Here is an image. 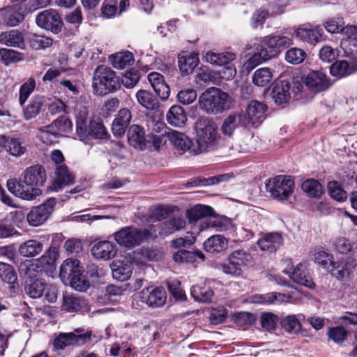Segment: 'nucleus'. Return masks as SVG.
<instances>
[{"label":"nucleus","mask_w":357,"mask_h":357,"mask_svg":"<svg viewBox=\"0 0 357 357\" xmlns=\"http://www.w3.org/2000/svg\"><path fill=\"white\" fill-rule=\"evenodd\" d=\"M197 96V92L195 90L187 89L181 90L178 93L177 99L183 105H189L196 100Z\"/></svg>","instance_id":"obj_64"},{"label":"nucleus","mask_w":357,"mask_h":357,"mask_svg":"<svg viewBox=\"0 0 357 357\" xmlns=\"http://www.w3.org/2000/svg\"><path fill=\"white\" fill-rule=\"evenodd\" d=\"M45 282L41 279H37L25 285V292L32 298H38L43 296L45 291Z\"/></svg>","instance_id":"obj_44"},{"label":"nucleus","mask_w":357,"mask_h":357,"mask_svg":"<svg viewBox=\"0 0 357 357\" xmlns=\"http://www.w3.org/2000/svg\"><path fill=\"white\" fill-rule=\"evenodd\" d=\"M304 84L310 91L314 93L326 91L331 85L326 75L319 70L310 72L305 78Z\"/></svg>","instance_id":"obj_15"},{"label":"nucleus","mask_w":357,"mask_h":357,"mask_svg":"<svg viewBox=\"0 0 357 357\" xmlns=\"http://www.w3.org/2000/svg\"><path fill=\"white\" fill-rule=\"evenodd\" d=\"M344 38L341 41V47L344 50L345 56L353 54L357 51V26L347 25L342 30Z\"/></svg>","instance_id":"obj_19"},{"label":"nucleus","mask_w":357,"mask_h":357,"mask_svg":"<svg viewBox=\"0 0 357 357\" xmlns=\"http://www.w3.org/2000/svg\"><path fill=\"white\" fill-rule=\"evenodd\" d=\"M91 252L97 259L109 260L116 256L117 249L116 246L113 243L109 241H103L95 243Z\"/></svg>","instance_id":"obj_24"},{"label":"nucleus","mask_w":357,"mask_h":357,"mask_svg":"<svg viewBox=\"0 0 357 357\" xmlns=\"http://www.w3.org/2000/svg\"><path fill=\"white\" fill-rule=\"evenodd\" d=\"M267 110L266 105L257 100H252L246 107L245 113L243 114L244 123L247 127H257L264 120Z\"/></svg>","instance_id":"obj_11"},{"label":"nucleus","mask_w":357,"mask_h":357,"mask_svg":"<svg viewBox=\"0 0 357 357\" xmlns=\"http://www.w3.org/2000/svg\"><path fill=\"white\" fill-rule=\"evenodd\" d=\"M278 317L272 312H265L261 316V325L264 330L272 331L277 327Z\"/></svg>","instance_id":"obj_62"},{"label":"nucleus","mask_w":357,"mask_h":357,"mask_svg":"<svg viewBox=\"0 0 357 357\" xmlns=\"http://www.w3.org/2000/svg\"><path fill=\"white\" fill-rule=\"evenodd\" d=\"M120 78L109 67L98 66L93 74V89L96 95L104 96L119 89Z\"/></svg>","instance_id":"obj_3"},{"label":"nucleus","mask_w":357,"mask_h":357,"mask_svg":"<svg viewBox=\"0 0 357 357\" xmlns=\"http://www.w3.org/2000/svg\"><path fill=\"white\" fill-rule=\"evenodd\" d=\"M291 83L288 80H280L275 84L271 95L278 105L287 103L291 97Z\"/></svg>","instance_id":"obj_25"},{"label":"nucleus","mask_w":357,"mask_h":357,"mask_svg":"<svg viewBox=\"0 0 357 357\" xmlns=\"http://www.w3.org/2000/svg\"><path fill=\"white\" fill-rule=\"evenodd\" d=\"M51 125L61 137L62 133L68 132L72 130L73 123L67 117L62 116L54 121Z\"/></svg>","instance_id":"obj_58"},{"label":"nucleus","mask_w":357,"mask_h":357,"mask_svg":"<svg viewBox=\"0 0 357 357\" xmlns=\"http://www.w3.org/2000/svg\"><path fill=\"white\" fill-rule=\"evenodd\" d=\"M314 261L315 263L322 266L325 268L332 269L338 268L335 262L333 261V256L324 250H318L314 255Z\"/></svg>","instance_id":"obj_48"},{"label":"nucleus","mask_w":357,"mask_h":357,"mask_svg":"<svg viewBox=\"0 0 357 357\" xmlns=\"http://www.w3.org/2000/svg\"><path fill=\"white\" fill-rule=\"evenodd\" d=\"M0 43L8 47L26 49L24 33L18 29H11L0 33Z\"/></svg>","instance_id":"obj_22"},{"label":"nucleus","mask_w":357,"mask_h":357,"mask_svg":"<svg viewBox=\"0 0 357 357\" xmlns=\"http://www.w3.org/2000/svg\"><path fill=\"white\" fill-rule=\"evenodd\" d=\"M56 204V199L50 198L44 204L33 208L26 216L29 224L32 227L43 225L50 217Z\"/></svg>","instance_id":"obj_13"},{"label":"nucleus","mask_w":357,"mask_h":357,"mask_svg":"<svg viewBox=\"0 0 357 357\" xmlns=\"http://www.w3.org/2000/svg\"><path fill=\"white\" fill-rule=\"evenodd\" d=\"M283 272L285 274H288L291 280L296 284L310 289L314 287V283L307 273L305 266L302 264H298L291 272L286 270Z\"/></svg>","instance_id":"obj_23"},{"label":"nucleus","mask_w":357,"mask_h":357,"mask_svg":"<svg viewBox=\"0 0 357 357\" xmlns=\"http://www.w3.org/2000/svg\"><path fill=\"white\" fill-rule=\"evenodd\" d=\"M113 278L119 281H126L130 278L133 263L129 259L114 261L112 264Z\"/></svg>","instance_id":"obj_21"},{"label":"nucleus","mask_w":357,"mask_h":357,"mask_svg":"<svg viewBox=\"0 0 357 357\" xmlns=\"http://www.w3.org/2000/svg\"><path fill=\"white\" fill-rule=\"evenodd\" d=\"M38 137L43 143L48 145L56 142L59 135L53 128L52 126L50 124L39 129Z\"/></svg>","instance_id":"obj_49"},{"label":"nucleus","mask_w":357,"mask_h":357,"mask_svg":"<svg viewBox=\"0 0 357 357\" xmlns=\"http://www.w3.org/2000/svg\"><path fill=\"white\" fill-rule=\"evenodd\" d=\"M43 248V244L35 239H30L22 243L19 248V252L26 257H35L39 255Z\"/></svg>","instance_id":"obj_34"},{"label":"nucleus","mask_w":357,"mask_h":357,"mask_svg":"<svg viewBox=\"0 0 357 357\" xmlns=\"http://www.w3.org/2000/svg\"><path fill=\"white\" fill-rule=\"evenodd\" d=\"M88 129L89 136H93L96 139H104L107 135L105 127L99 120L91 121Z\"/></svg>","instance_id":"obj_60"},{"label":"nucleus","mask_w":357,"mask_h":357,"mask_svg":"<svg viewBox=\"0 0 357 357\" xmlns=\"http://www.w3.org/2000/svg\"><path fill=\"white\" fill-rule=\"evenodd\" d=\"M289 298L290 296L284 294L270 292L266 294L255 295L253 301L257 303L271 304L287 301Z\"/></svg>","instance_id":"obj_37"},{"label":"nucleus","mask_w":357,"mask_h":357,"mask_svg":"<svg viewBox=\"0 0 357 357\" xmlns=\"http://www.w3.org/2000/svg\"><path fill=\"white\" fill-rule=\"evenodd\" d=\"M349 334V331L343 326L329 328L327 332L328 339L337 344L343 343Z\"/></svg>","instance_id":"obj_47"},{"label":"nucleus","mask_w":357,"mask_h":357,"mask_svg":"<svg viewBox=\"0 0 357 357\" xmlns=\"http://www.w3.org/2000/svg\"><path fill=\"white\" fill-rule=\"evenodd\" d=\"M283 244V237L279 232L265 234L257 241L259 248L268 252L276 251Z\"/></svg>","instance_id":"obj_20"},{"label":"nucleus","mask_w":357,"mask_h":357,"mask_svg":"<svg viewBox=\"0 0 357 357\" xmlns=\"http://www.w3.org/2000/svg\"><path fill=\"white\" fill-rule=\"evenodd\" d=\"M229 178V176L227 174H222L215 176L209 177L208 178H195L190 179L188 182V185L190 186H197V185H211L219 183L220 182L227 181Z\"/></svg>","instance_id":"obj_51"},{"label":"nucleus","mask_w":357,"mask_h":357,"mask_svg":"<svg viewBox=\"0 0 357 357\" xmlns=\"http://www.w3.org/2000/svg\"><path fill=\"white\" fill-rule=\"evenodd\" d=\"M0 278L8 284H14L17 280V274L13 268L8 264L0 262Z\"/></svg>","instance_id":"obj_53"},{"label":"nucleus","mask_w":357,"mask_h":357,"mask_svg":"<svg viewBox=\"0 0 357 357\" xmlns=\"http://www.w3.org/2000/svg\"><path fill=\"white\" fill-rule=\"evenodd\" d=\"M7 151L14 156H21L26 151L25 146L22 145L21 142L17 139H11L7 142Z\"/></svg>","instance_id":"obj_63"},{"label":"nucleus","mask_w":357,"mask_h":357,"mask_svg":"<svg viewBox=\"0 0 357 357\" xmlns=\"http://www.w3.org/2000/svg\"><path fill=\"white\" fill-rule=\"evenodd\" d=\"M328 190L331 197L338 202H344L347 198V193L337 181L328 183Z\"/></svg>","instance_id":"obj_57"},{"label":"nucleus","mask_w":357,"mask_h":357,"mask_svg":"<svg viewBox=\"0 0 357 357\" xmlns=\"http://www.w3.org/2000/svg\"><path fill=\"white\" fill-rule=\"evenodd\" d=\"M192 296L197 301L202 303L211 302L213 296V291L206 284L194 285L191 289Z\"/></svg>","instance_id":"obj_40"},{"label":"nucleus","mask_w":357,"mask_h":357,"mask_svg":"<svg viewBox=\"0 0 357 357\" xmlns=\"http://www.w3.org/2000/svg\"><path fill=\"white\" fill-rule=\"evenodd\" d=\"M76 118L77 135L82 141H86L89 137L88 115L89 111L86 106L77 105L75 109Z\"/></svg>","instance_id":"obj_18"},{"label":"nucleus","mask_w":357,"mask_h":357,"mask_svg":"<svg viewBox=\"0 0 357 357\" xmlns=\"http://www.w3.org/2000/svg\"><path fill=\"white\" fill-rule=\"evenodd\" d=\"M112 66L115 68L123 69L128 66H131L134 63V57L131 52H119L110 57Z\"/></svg>","instance_id":"obj_43"},{"label":"nucleus","mask_w":357,"mask_h":357,"mask_svg":"<svg viewBox=\"0 0 357 357\" xmlns=\"http://www.w3.org/2000/svg\"><path fill=\"white\" fill-rule=\"evenodd\" d=\"M91 332L81 333L80 329L72 333H61L54 339L53 344L56 349H63L73 345H81L91 340Z\"/></svg>","instance_id":"obj_9"},{"label":"nucleus","mask_w":357,"mask_h":357,"mask_svg":"<svg viewBox=\"0 0 357 357\" xmlns=\"http://www.w3.org/2000/svg\"><path fill=\"white\" fill-rule=\"evenodd\" d=\"M167 122L175 127H181L185 125L187 115L183 108L179 105L170 107L166 115Z\"/></svg>","instance_id":"obj_32"},{"label":"nucleus","mask_w":357,"mask_h":357,"mask_svg":"<svg viewBox=\"0 0 357 357\" xmlns=\"http://www.w3.org/2000/svg\"><path fill=\"white\" fill-rule=\"evenodd\" d=\"M197 137V154L213 150L218 144V126L212 120L206 117L199 118L195 124Z\"/></svg>","instance_id":"obj_1"},{"label":"nucleus","mask_w":357,"mask_h":357,"mask_svg":"<svg viewBox=\"0 0 357 357\" xmlns=\"http://www.w3.org/2000/svg\"><path fill=\"white\" fill-rule=\"evenodd\" d=\"M167 137L178 150L181 151H188L192 154H197V149L192 142L184 133L179 132L176 130H170L167 133Z\"/></svg>","instance_id":"obj_17"},{"label":"nucleus","mask_w":357,"mask_h":357,"mask_svg":"<svg viewBox=\"0 0 357 357\" xmlns=\"http://www.w3.org/2000/svg\"><path fill=\"white\" fill-rule=\"evenodd\" d=\"M38 26L57 33L61 31L63 22L59 13L54 9L40 12L36 18Z\"/></svg>","instance_id":"obj_12"},{"label":"nucleus","mask_w":357,"mask_h":357,"mask_svg":"<svg viewBox=\"0 0 357 357\" xmlns=\"http://www.w3.org/2000/svg\"><path fill=\"white\" fill-rule=\"evenodd\" d=\"M266 45L271 49L269 54L267 50L260 48L258 52L254 54L249 60L245 63V68L248 71L252 70L257 65L271 59L278 54V49L280 47H287L293 44L291 38L282 35H273L266 37L264 40Z\"/></svg>","instance_id":"obj_2"},{"label":"nucleus","mask_w":357,"mask_h":357,"mask_svg":"<svg viewBox=\"0 0 357 357\" xmlns=\"http://www.w3.org/2000/svg\"><path fill=\"white\" fill-rule=\"evenodd\" d=\"M6 186L8 190L15 196L26 201L34 200L42 194L39 188L22 183L20 176H19L18 180L12 178L8 180Z\"/></svg>","instance_id":"obj_10"},{"label":"nucleus","mask_w":357,"mask_h":357,"mask_svg":"<svg viewBox=\"0 0 357 357\" xmlns=\"http://www.w3.org/2000/svg\"><path fill=\"white\" fill-rule=\"evenodd\" d=\"M294 33L297 38L312 44L318 43L321 37L317 29L299 27L294 30Z\"/></svg>","instance_id":"obj_35"},{"label":"nucleus","mask_w":357,"mask_h":357,"mask_svg":"<svg viewBox=\"0 0 357 357\" xmlns=\"http://www.w3.org/2000/svg\"><path fill=\"white\" fill-rule=\"evenodd\" d=\"M199 63V58L195 54H189L178 57V66L183 73L188 74L196 68Z\"/></svg>","instance_id":"obj_42"},{"label":"nucleus","mask_w":357,"mask_h":357,"mask_svg":"<svg viewBox=\"0 0 357 357\" xmlns=\"http://www.w3.org/2000/svg\"><path fill=\"white\" fill-rule=\"evenodd\" d=\"M0 15L1 16L4 24L8 26H15L21 23L24 19V15L21 13L19 6L15 5L7 6L0 10Z\"/></svg>","instance_id":"obj_28"},{"label":"nucleus","mask_w":357,"mask_h":357,"mask_svg":"<svg viewBox=\"0 0 357 357\" xmlns=\"http://www.w3.org/2000/svg\"><path fill=\"white\" fill-rule=\"evenodd\" d=\"M282 328L289 333L296 334L301 329V324L295 315H288L281 320Z\"/></svg>","instance_id":"obj_52"},{"label":"nucleus","mask_w":357,"mask_h":357,"mask_svg":"<svg viewBox=\"0 0 357 357\" xmlns=\"http://www.w3.org/2000/svg\"><path fill=\"white\" fill-rule=\"evenodd\" d=\"M228 264H222L224 273L238 276L243 268L252 267L255 259L249 250L245 248L237 249L231 252L228 256Z\"/></svg>","instance_id":"obj_6"},{"label":"nucleus","mask_w":357,"mask_h":357,"mask_svg":"<svg viewBox=\"0 0 357 357\" xmlns=\"http://www.w3.org/2000/svg\"><path fill=\"white\" fill-rule=\"evenodd\" d=\"M28 43L32 49L40 50L51 47L53 40L45 36L33 33L28 38Z\"/></svg>","instance_id":"obj_45"},{"label":"nucleus","mask_w":357,"mask_h":357,"mask_svg":"<svg viewBox=\"0 0 357 357\" xmlns=\"http://www.w3.org/2000/svg\"><path fill=\"white\" fill-rule=\"evenodd\" d=\"M294 187V181L285 175L277 176L266 183V190L279 201L287 200L293 193Z\"/></svg>","instance_id":"obj_7"},{"label":"nucleus","mask_w":357,"mask_h":357,"mask_svg":"<svg viewBox=\"0 0 357 357\" xmlns=\"http://www.w3.org/2000/svg\"><path fill=\"white\" fill-rule=\"evenodd\" d=\"M128 141L130 146L136 149L144 150L148 140L146 138L144 130L138 125H132L128 131Z\"/></svg>","instance_id":"obj_26"},{"label":"nucleus","mask_w":357,"mask_h":357,"mask_svg":"<svg viewBox=\"0 0 357 357\" xmlns=\"http://www.w3.org/2000/svg\"><path fill=\"white\" fill-rule=\"evenodd\" d=\"M22 54L10 49H0V56L2 62L8 66L11 63H16L22 60Z\"/></svg>","instance_id":"obj_55"},{"label":"nucleus","mask_w":357,"mask_h":357,"mask_svg":"<svg viewBox=\"0 0 357 357\" xmlns=\"http://www.w3.org/2000/svg\"><path fill=\"white\" fill-rule=\"evenodd\" d=\"M239 126L247 127L246 124L244 123L243 114L233 113L224 120L221 126V131L224 135L231 137Z\"/></svg>","instance_id":"obj_27"},{"label":"nucleus","mask_w":357,"mask_h":357,"mask_svg":"<svg viewBox=\"0 0 357 357\" xmlns=\"http://www.w3.org/2000/svg\"><path fill=\"white\" fill-rule=\"evenodd\" d=\"M20 176L22 183L36 188L43 185L47 179L45 169L40 165L27 167Z\"/></svg>","instance_id":"obj_14"},{"label":"nucleus","mask_w":357,"mask_h":357,"mask_svg":"<svg viewBox=\"0 0 357 357\" xmlns=\"http://www.w3.org/2000/svg\"><path fill=\"white\" fill-rule=\"evenodd\" d=\"M36 87V81L33 77H29L20 89L19 102L21 106H24L31 93Z\"/></svg>","instance_id":"obj_54"},{"label":"nucleus","mask_w":357,"mask_h":357,"mask_svg":"<svg viewBox=\"0 0 357 357\" xmlns=\"http://www.w3.org/2000/svg\"><path fill=\"white\" fill-rule=\"evenodd\" d=\"M334 250L342 255H347L353 250V244L344 236H338L333 240Z\"/></svg>","instance_id":"obj_56"},{"label":"nucleus","mask_w":357,"mask_h":357,"mask_svg":"<svg viewBox=\"0 0 357 357\" xmlns=\"http://www.w3.org/2000/svg\"><path fill=\"white\" fill-rule=\"evenodd\" d=\"M45 98L42 96H34L28 105L24 109V117L26 120L31 119L39 114L43 105Z\"/></svg>","instance_id":"obj_36"},{"label":"nucleus","mask_w":357,"mask_h":357,"mask_svg":"<svg viewBox=\"0 0 357 357\" xmlns=\"http://www.w3.org/2000/svg\"><path fill=\"white\" fill-rule=\"evenodd\" d=\"M60 275L70 280V286L79 291H84L89 287V282L82 273L79 262L76 259H67L60 267Z\"/></svg>","instance_id":"obj_5"},{"label":"nucleus","mask_w":357,"mask_h":357,"mask_svg":"<svg viewBox=\"0 0 357 357\" xmlns=\"http://www.w3.org/2000/svg\"><path fill=\"white\" fill-rule=\"evenodd\" d=\"M228 246L227 239L222 235H213L205 241L204 249L212 254L220 253L227 249Z\"/></svg>","instance_id":"obj_31"},{"label":"nucleus","mask_w":357,"mask_h":357,"mask_svg":"<svg viewBox=\"0 0 357 357\" xmlns=\"http://www.w3.org/2000/svg\"><path fill=\"white\" fill-rule=\"evenodd\" d=\"M355 64H357V61L354 63V67H350L346 61H336L330 67L331 74L338 77L350 75L354 70H356L354 68Z\"/></svg>","instance_id":"obj_46"},{"label":"nucleus","mask_w":357,"mask_h":357,"mask_svg":"<svg viewBox=\"0 0 357 357\" xmlns=\"http://www.w3.org/2000/svg\"><path fill=\"white\" fill-rule=\"evenodd\" d=\"M205 226L202 225V228H215L218 231H224L232 227L231 219L225 216H213L207 218L205 221Z\"/></svg>","instance_id":"obj_33"},{"label":"nucleus","mask_w":357,"mask_h":357,"mask_svg":"<svg viewBox=\"0 0 357 357\" xmlns=\"http://www.w3.org/2000/svg\"><path fill=\"white\" fill-rule=\"evenodd\" d=\"M149 234L146 230H140L133 227H125L114 233L116 241L122 246L132 248L139 245Z\"/></svg>","instance_id":"obj_8"},{"label":"nucleus","mask_w":357,"mask_h":357,"mask_svg":"<svg viewBox=\"0 0 357 357\" xmlns=\"http://www.w3.org/2000/svg\"><path fill=\"white\" fill-rule=\"evenodd\" d=\"M206 61L218 66L226 65L236 59V54L233 52L215 53L208 52L205 55Z\"/></svg>","instance_id":"obj_39"},{"label":"nucleus","mask_w":357,"mask_h":357,"mask_svg":"<svg viewBox=\"0 0 357 357\" xmlns=\"http://www.w3.org/2000/svg\"><path fill=\"white\" fill-rule=\"evenodd\" d=\"M146 126L148 129L151 131V135L160 132L165 127L160 114L147 116Z\"/></svg>","instance_id":"obj_61"},{"label":"nucleus","mask_w":357,"mask_h":357,"mask_svg":"<svg viewBox=\"0 0 357 357\" xmlns=\"http://www.w3.org/2000/svg\"><path fill=\"white\" fill-rule=\"evenodd\" d=\"M229 95L216 87H211L199 98L200 108L207 114L221 113L229 108Z\"/></svg>","instance_id":"obj_4"},{"label":"nucleus","mask_w":357,"mask_h":357,"mask_svg":"<svg viewBox=\"0 0 357 357\" xmlns=\"http://www.w3.org/2000/svg\"><path fill=\"white\" fill-rule=\"evenodd\" d=\"M86 305L85 300L75 294L65 293L63 295V303L61 306L63 311L68 312H77L86 307Z\"/></svg>","instance_id":"obj_30"},{"label":"nucleus","mask_w":357,"mask_h":357,"mask_svg":"<svg viewBox=\"0 0 357 357\" xmlns=\"http://www.w3.org/2000/svg\"><path fill=\"white\" fill-rule=\"evenodd\" d=\"M306 56L305 52L302 49L293 47L287 51L285 59L289 63L299 64L305 60Z\"/></svg>","instance_id":"obj_59"},{"label":"nucleus","mask_w":357,"mask_h":357,"mask_svg":"<svg viewBox=\"0 0 357 357\" xmlns=\"http://www.w3.org/2000/svg\"><path fill=\"white\" fill-rule=\"evenodd\" d=\"M140 299L151 307H161L166 301V291L162 287H149L140 292Z\"/></svg>","instance_id":"obj_16"},{"label":"nucleus","mask_w":357,"mask_h":357,"mask_svg":"<svg viewBox=\"0 0 357 357\" xmlns=\"http://www.w3.org/2000/svg\"><path fill=\"white\" fill-rule=\"evenodd\" d=\"M136 98L138 102L147 109L154 110L159 106V102L156 97L150 91L146 90H139L136 93Z\"/></svg>","instance_id":"obj_38"},{"label":"nucleus","mask_w":357,"mask_h":357,"mask_svg":"<svg viewBox=\"0 0 357 357\" xmlns=\"http://www.w3.org/2000/svg\"><path fill=\"white\" fill-rule=\"evenodd\" d=\"M273 71L268 68L257 69L252 75V82L259 87H264L269 84L273 77Z\"/></svg>","instance_id":"obj_41"},{"label":"nucleus","mask_w":357,"mask_h":357,"mask_svg":"<svg viewBox=\"0 0 357 357\" xmlns=\"http://www.w3.org/2000/svg\"><path fill=\"white\" fill-rule=\"evenodd\" d=\"M75 176L71 173L68 167L61 165L57 167L56 170L55 181L53 183V190L58 191L66 185H69L74 183Z\"/></svg>","instance_id":"obj_29"},{"label":"nucleus","mask_w":357,"mask_h":357,"mask_svg":"<svg viewBox=\"0 0 357 357\" xmlns=\"http://www.w3.org/2000/svg\"><path fill=\"white\" fill-rule=\"evenodd\" d=\"M303 190L311 197H319L323 193L322 185L315 179H308L302 183Z\"/></svg>","instance_id":"obj_50"}]
</instances>
